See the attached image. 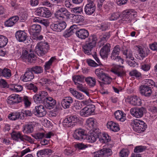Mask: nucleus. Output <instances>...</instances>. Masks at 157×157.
Masks as SVG:
<instances>
[{"instance_id":"obj_1","label":"nucleus","mask_w":157,"mask_h":157,"mask_svg":"<svg viewBox=\"0 0 157 157\" xmlns=\"http://www.w3.org/2000/svg\"><path fill=\"white\" fill-rule=\"evenodd\" d=\"M75 34L77 37L81 40H85L87 38L84 44L82 45L83 52L88 55L92 54V51L96 45L98 40L96 35L93 34L89 36L88 30L83 29H76Z\"/></svg>"},{"instance_id":"obj_2","label":"nucleus","mask_w":157,"mask_h":157,"mask_svg":"<svg viewBox=\"0 0 157 157\" xmlns=\"http://www.w3.org/2000/svg\"><path fill=\"white\" fill-rule=\"evenodd\" d=\"M95 73L98 78L102 81V82L98 81L100 86L101 87H103L105 84H110L112 81V78L107 74L104 73L100 69H96Z\"/></svg>"},{"instance_id":"obj_3","label":"nucleus","mask_w":157,"mask_h":157,"mask_svg":"<svg viewBox=\"0 0 157 157\" xmlns=\"http://www.w3.org/2000/svg\"><path fill=\"white\" fill-rule=\"evenodd\" d=\"M131 125L134 131L138 133L144 132L147 128L144 122L139 120H132Z\"/></svg>"},{"instance_id":"obj_4","label":"nucleus","mask_w":157,"mask_h":157,"mask_svg":"<svg viewBox=\"0 0 157 157\" xmlns=\"http://www.w3.org/2000/svg\"><path fill=\"white\" fill-rule=\"evenodd\" d=\"M71 14L65 7H62L56 10L55 13V17L60 20H64L70 18Z\"/></svg>"},{"instance_id":"obj_5","label":"nucleus","mask_w":157,"mask_h":157,"mask_svg":"<svg viewBox=\"0 0 157 157\" xmlns=\"http://www.w3.org/2000/svg\"><path fill=\"white\" fill-rule=\"evenodd\" d=\"M49 49V45L47 42H41L36 46L35 52L39 56H43L46 53Z\"/></svg>"},{"instance_id":"obj_6","label":"nucleus","mask_w":157,"mask_h":157,"mask_svg":"<svg viewBox=\"0 0 157 157\" xmlns=\"http://www.w3.org/2000/svg\"><path fill=\"white\" fill-rule=\"evenodd\" d=\"M100 133V130L98 128H97L93 131H90V132L88 135H86L85 139L88 142L94 143L99 138Z\"/></svg>"},{"instance_id":"obj_7","label":"nucleus","mask_w":157,"mask_h":157,"mask_svg":"<svg viewBox=\"0 0 157 157\" xmlns=\"http://www.w3.org/2000/svg\"><path fill=\"white\" fill-rule=\"evenodd\" d=\"M136 12L133 10H127L123 12L122 17L127 23H130L132 20V17H136Z\"/></svg>"},{"instance_id":"obj_8","label":"nucleus","mask_w":157,"mask_h":157,"mask_svg":"<svg viewBox=\"0 0 157 157\" xmlns=\"http://www.w3.org/2000/svg\"><path fill=\"white\" fill-rule=\"evenodd\" d=\"M120 52V48L119 46L118 45H116L113 48L111 54L110 58L112 60L123 63V59L119 56Z\"/></svg>"},{"instance_id":"obj_9","label":"nucleus","mask_w":157,"mask_h":157,"mask_svg":"<svg viewBox=\"0 0 157 157\" xmlns=\"http://www.w3.org/2000/svg\"><path fill=\"white\" fill-rule=\"evenodd\" d=\"M35 14L42 17H49L51 15L50 11L45 7H40L36 9Z\"/></svg>"},{"instance_id":"obj_10","label":"nucleus","mask_w":157,"mask_h":157,"mask_svg":"<svg viewBox=\"0 0 157 157\" xmlns=\"http://www.w3.org/2000/svg\"><path fill=\"white\" fill-rule=\"evenodd\" d=\"M48 94L46 91H40L33 95V99L34 101L36 103H44L46 96H47Z\"/></svg>"},{"instance_id":"obj_11","label":"nucleus","mask_w":157,"mask_h":157,"mask_svg":"<svg viewBox=\"0 0 157 157\" xmlns=\"http://www.w3.org/2000/svg\"><path fill=\"white\" fill-rule=\"evenodd\" d=\"M21 57L23 59H27L28 61L30 63L33 62L36 59L33 52L31 51L29 52L26 49H24L22 51Z\"/></svg>"},{"instance_id":"obj_12","label":"nucleus","mask_w":157,"mask_h":157,"mask_svg":"<svg viewBox=\"0 0 157 157\" xmlns=\"http://www.w3.org/2000/svg\"><path fill=\"white\" fill-rule=\"evenodd\" d=\"M95 109V106L91 105L87 106L81 109L79 112L80 115L82 116L87 117L93 113Z\"/></svg>"},{"instance_id":"obj_13","label":"nucleus","mask_w":157,"mask_h":157,"mask_svg":"<svg viewBox=\"0 0 157 157\" xmlns=\"http://www.w3.org/2000/svg\"><path fill=\"white\" fill-rule=\"evenodd\" d=\"M112 154V151L110 149L104 148L94 153V157H108Z\"/></svg>"},{"instance_id":"obj_14","label":"nucleus","mask_w":157,"mask_h":157,"mask_svg":"<svg viewBox=\"0 0 157 157\" xmlns=\"http://www.w3.org/2000/svg\"><path fill=\"white\" fill-rule=\"evenodd\" d=\"M95 9V4L93 1L90 0L88 1V3L85 6L84 11L86 14L90 15L94 13Z\"/></svg>"},{"instance_id":"obj_15","label":"nucleus","mask_w":157,"mask_h":157,"mask_svg":"<svg viewBox=\"0 0 157 157\" xmlns=\"http://www.w3.org/2000/svg\"><path fill=\"white\" fill-rule=\"evenodd\" d=\"M124 67L123 66H116L112 68L111 71L117 76L121 77L126 74Z\"/></svg>"},{"instance_id":"obj_16","label":"nucleus","mask_w":157,"mask_h":157,"mask_svg":"<svg viewBox=\"0 0 157 157\" xmlns=\"http://www.w3.org/2000/svg\"><path fill=\"white\" fill-rule=\"evenodd\" d=\"M145 109L142 107L140 108H133L130 110L131 114L134 117L137 118H140L142 117Z\"/></svg>"},{"instance_id":"obj_17","label":"nucleus","mask_w":157,"mask_h":157,"mask_svg":"<svg viewBox=\"0 0 157 157\" xmlns=\"http://www.w3.org/2000/svg\"><path fill=\"white\" fill-rule=\"evenodd\" d=\"M126 100L127 102L134 106H140L141 104L140 99L136 95L128 96Z\"/></svg>"},{"instance_id":"obj_18","label":"nucleus","mask_w":157,"mask_h":157,"mask_svg":"<svg viewBox=\"0 0 157 157\" xmlns=\"http://www.w3.org/2000/svg\"><path fill=\"white\" fill-rule=\"evenodd\" d=\"M66 26V24L64 21L56 24L52 23L50 25V27L52 30L57 32H61L64 29Z\"/></svg>"},{"instance_id":"obj_19","label":"nucleus","mask_w":157,"mask_h":157,"mask_svg":"<svg viewBox=\"0 0 157 157\" xmlns=\"http://www.w3.org/2000/svg\"><path fill=\"white\" fill-rule=\"evenodd\" d=\"M33 112L35 115L40 117L44 116L46 113L44 106L42 105L36 106Z\"/></svg>"},{"instance_id":"obj_20","label":"nucleus","mask_w":157,"mask_h":157,"mask_svg":"<svg viewBox=\"0 0 157 157\" xmlns=\"http://www.w3.org/2000/svg\"><path fill=\"white\" fill-rule=\"evenodd\" d=\"M110 44L109 43H107L101 48L100 54L102 58H107L110 51Z\"/></svg>"},{"instance_id":"obj_21","label":"nucleus","mask_w":157,"mask_h":157,"mask_svg":"<svg viewBox=\"0 0 157 157\" xmlns=\"http://www.w3.org/2000/svg\"><path fill=\"white\" fill-rule=\"evenodd\" d=\"M140 89V93L145 97H150L152 93L151 87L146 85L141 86Z\"/></svg>"},{"instance_id":"obj_22","label":"nucleus","mask_w":157,"mask_h":157,"mask_svg":"<svg viewBox=\"0 0 157 157\" xmlns=\"http://www.w3.org/2000/svg\"><path fill=\"white\" fill-rule=\"evenodd\" d=\"M43 103L46 108L50 109L54 107L56 104V101L52 98H48L46 96V98L45 99Z\"/></svg>"},{"instance_id":"obj_23","label":"nucleus","mask_w":157,"mask_h":157,"mask_svg":"<svg viewBox=\"0 0 157 157\" xmlns=\"http://www.w3.org/2000/svg\"><path fill=\"white\" fill-rule=\"evenodd\" d=\"M21 97L16 94H12L8 97L7 102L10 105L17 104L21 102Z\"/></svg>"},{"instance_id":"obj_24","label":"nucleus","mask_w":157,"mask_h":157,"mask_svg":"<svg viewBox=\"0 0 157 157\" xmlns=\"http://www.w3.org/2000/svg\"><path fill=\"white\" fill-rule=\"evenodd\" d=\"M86 135L84 130L82 129H78L75 130L73 137L75 139L81 140L85 139Z\"/></svg>"},{"instance_id":"obj_25","label":"nucleus","mask_w":157,"mask_h":157,"mask_svg":"<svg viewBox=\"0 0 157 157\" xmlns=\"http://www.w3.org/2000/svg\"><path fill=\"white\" fill-rule=\"evenodd\" d=\"M15 36L17 40L19 42H24L28 37L27 34L24 31L19 30L16 33Z\"/></svg>"},{"instance_id":"obj_26","label":"nucleus","mask_w":157,"mask_h":157,"mask_svg":"<svg viewBox=\"0 0 157 157\" xmlns=\"http://www.w3.org/2000/svg\"><path fill=\"white\" fill-rule=\"evenodd\" d=\"M73 102L72 98L71 97L67 96L63 97L61 101V104L63 108L66 109L70 107Z\"/></svg>"},{"instance_id":"obj_27","label":"nucleus","mask_w":157,"mask_h":157,"mask_svg":"<svg viewBox=\"0 0 157 157\" xmlns=\"http://www.w3.org/2000/svg\"><path fill=\"white\" fill-rule=\"evenodd\" d=\"M19 18L17 16H12L5 21L4 25L7 27H12L18 21Z\"/></svg>"},{"instance_id":"obj_28","label":"nucleus","mask_w":157,"mask_h":157,"mask_svg":"<svg viewBox=\"0 0 157 157\" xmlns=\"http://www.w3.org/2000/svg\"><path fill=\"white\" fill-rule=\"evenodd\" d=\"M34 78V75L32 71L28 68L22 77V80L24 82H27L30 81Z\"/></svg>"},{"instance_id":"obj_29","label":"nucleus","mask_w":157,"mask_h":157,"mask_svg":"<svg viewBox=\"0 0 157 157\" xmlns=\"http://www.w3.org/2000/svg\"><path fill=\"white\" fill-rule=\"evenodd\" d=\"M41 27L37 24H34L31 25L29 30V32L31 35L36 36L40 32Z\"/></svg>"},{"instance_id":"obj_30","label":"nucleus","mask_w":157,"mask_h":157,"mask_svg":"<svg viewBox=\"0 0 157 157\" xmlns=\"http://www.w3.org/2000/svg\"><path fill=\"white\" fill-rule=\"evenodd\" d=\"M34 125L32 123H29L24 125L23 126L22 131L25 134L32 133L33 131Z\"/></svg>"},{"instance_id":"obj_31","label":"nucleus","mask_w":157,"mask_h":157,"mask_svg":"<svg viewBox=\"0 0 157 157\" xmlns=\"http://www.w3.org/2000/svg\"><path fill=\"white\" fill-rule=\"evenodd\" d=\"M106 126L108 128L114 132H117L120 129L118 124L112 121H108Z\"/></svg>"},{"instance_id":"obj_32","label":"nucleus","mask_w":157,"mask_h":157,"mask_svg":"<svg viewBox=\"0 0 157 157\" xmlns=\"http://www.w3.org/2000/svg\"><path fill=\"white\" fill-rule=\"evenodd\" d=\"M94 120V118H90L88 119L86 121V127L88 129L90 130V131H93L94 129L98 128L97 127H95Z\"/></svg>"},{"instance_id":"obj_33","label":"nucleus","mask_w":157,"mask_h":157,"mask_svg":"<svg viewBox=\"0 0 157 157\" xmlns=\"http://www.w3.org/2000/svg\"><path fill=\"white\" fill-rule=\"evenodd\" d=\"M115 116L116 118L121 121L123 122L126 119V114L120 110L115 112Z\"/></svg>"},{"instance_id":"obj_34","label":"nucleus","mask_w":157,"mask_h":157,"mask_svg":"<svg viewBox=\"0 0 157 157\" xmlns=\"http://www.w3.org/2000/svg\"><path fill=\"white\" fill-rule=\"evenodd\" d=\"M78 28V25H73L71 26L69 29L66 30L64 33V36L66 37L70 36L74 33H75L76 29Z\"/></svg>"},{"instance_id":"obj_35","label":"nucleus","mask_w":157,"mask_h":157,"mask_svg":"<svg viewBox=\"0 0 157 157\" xmlns=\"http://www.w3.org/2000/svg\"><path fill=\"white\" fill-rule=\"evenodd\" d=\"M69 90L72 95L76 99L81 100L84 98V95L82 93L76 91L73 88H70Z\"/></svg>"},{"instance_id":"obj_36","label":"nucleus","mask_w":157,"mask_h":157,"mask_svg":"<svg viewBox=\"0 0 157 157\" xmlns=\"http://www.w3.org/2000/svg\"><path fill=\"white\" fill-rule=\"evenodd\" d=\"M11 135L13 140L18 141L20 140L22 141L23 135L20 132L13 131L11 133Z\"/></svg>"},{"instance_id":"obj_37","label":"nucleus","mask_w":157,"mask_h":157,"mask_svg":"<svg viewBox=\"0 0 157 157\" xmlns=\"http://www.w3.org/2000/svg\"><path fill=\"white\" fill-rule=\"evenodd\" d=\"M138 48V52L139 56L138 59H139L140 60H142L144 58L147 56L148 54L147 52L144 50L140 46H139Z\"/></svg>"},{"instance_id":"obj_38","label":"nucleus","mask_w":157,"mask_h":157,"mask_svg":"<svg viewBox=\"0 0 157 157\" xmlns=\"http://www.w3.org/2000/svg\"><path fill=\"white\" fill-rule=\"evenodd\" d=\"M8 118L12 121H15L19 119H21V117L20 112H13L10 114L8 116Z\"/></svg>"},{"instance_id":"obj_39","label":"nucleus","mask_w":157,"mask_h":157,"mask_svg":"<svg viewBox=\"0 0 157 157\" xmlns=\"http://www.w3.org/2000/svg\"><path fill=\"white\" fill-rule=\"evenodd\" d=\"M67 117L73 127H74L78 123H79L80 121L79 118L76 115L67 116Z\"/></svg>"},{"instance_id":"obj_40","label":"nucleus","mask_w":157,"mask_h":157,"mask_svg":"<svg viewBox=\"0 0 157 157\" xmlns=\"http://www.w3.org/2000/svg\"><path fill=\"white\" fill-rule=\"evenodd\" d=\"M52 152V151L50 149H44L38 151L37 153V155L38 157H41L42 155H50Z\"/></svg>"},{"instance_id":"obj_41","label":"nucleus","mask_w":157,"mask_h":157,"mask_svg":"<svg viewBox=\"0 0 157 157\" xmlns=\"http://www.w3.org/2000/svg\"><path fill=\"white\" fill-rule=\"evenodd\" d=\"M85 81L88 85L90 87H93L96 85V81L95 78L94 77H87L85 78Z\"/></svg>"},{"instance_id":"obj_42","label":"nucleus","mask_w":157,"mask_h":157,"mask_svg":"<svg viewBox=\"0 0 157 157\" xmlns=\"http://www.w3.org/2000/svg\"><path fill=\"white\" fill-rule=\"evenodd\" d=\"M29 68V69L32 72H34L36 74H40L42 73L43 71L42 67L40 66H34Z\"/></svg>"},{"instance_id":"obj_43","label":"nucleus","mask_w":157,"mask_h":157,"mask_svg":"<svg viewBox=\"0 0 157 157\" xmlns=\"http://www.w3.org/2000/svg\"><path fill=\"white\" fill-rule=\"evenodd\" d=\"M20 99L21 102H23L25 107H28L30 106L31 103L30 99L28 97L25 96L23 97H21Z\"/></svg>"},{"instance_id":"obj_44","label":"nucleus","mask_w":157,"mask_h":157,"mask_svg":"<svg viewBox=\"0 0 157 157\" xmlns=\"http://www.w3.org/2000/svg\"><path fill=\"white\" fill-rule=\"evenodd\" d=\"M123 54L125 56V58L127 60L130 59L131 60H134V58L133 56L131 51L129 50L125 49L123 51Z\"/></svg>"},{"instance_id":"obj_45","label":"nucleus","mask_w":157,"mask_h":157,"mask_svg":"<svg viewBox=\"0 0 157 157\" xmlns=\"http://www.w3.org/2000/svg\"><path fill=\"white\" fill-rule=\"evenodd\" d=\"M85 77L82 75H75L73 77V80L75 85L79 84L78 82H83Z\"/></svg>"},{"instance_id":"obj_46","label":"nucleus","mask_w":157,"mask_h":157,"mask_svg":"<svg viewBox=\"0 0 157 157\" xmlns=\"http://www.w3.org/2000/svg\"><path fill=\"white\" fill-rule=\"evenodd\" d=\"M8 39L5 36L0 35V48L4 47L7 44Z\"/></svg>"},{"instance_id":"obj_47","label":"nucleus","mask_w":157,"mask_h":157,"mask_svg":"<svg viewBox=\"0 0 157 157\" xmlns=\"http://www.w3.org/2000/svg\"><path fill=\"white\" fill-rule=\"evenodd\" d=\"M55 59V58L54 57H52L48 61L45 62L44 65L45 70H49L51 68L52 62Z\"/></svg>"},{"instance_id":"obj_48","label":"nucleus","mask_w":157,"mask_h":157,"mask_svg":"<svg viewBox=\"0 0 157 157\" xmlns=\"http://www.w3.org/2000/svg\"><path fill=\"white\" fill-rule=\"evenodd\" d=\"M129 75L131 76H135L136 78H140L141 77V73L136 69L131 71L129 73Z\"/></svg>"},{"instance_id":"obj_49","label":"nucleus","mask_w":157,"mask_h":157,"mask_svg":"<svg viewBox=\"0 0 157 157\" xmlns=\"http://www.w3.org/2000/svg\"><path fill=\"white\" fill-rule=\"evenodd\" d=\"M2 76L7 78H10L11 76V71L7 68H5L2 69Z\"/></svg>"},{"instance_id":"obj_50","label":"nucleus","mask_w":157,"mask_h":157,"mask_svg":"<svg viewBox=\"0 0 157 157\" xmlns=\"http://www.w3.org/2000/svg\"><path fill=\"white\" fill-rule=\"evenodd\" d=\"M82 9L81 7H76L71 8V12L75 14H80L82 12Z\"/></svg>"},{"instance_id":"obj_51","label":"nucleus","mask_w":157,"mask_h":157,"mask_svg":"<svg viewBox=\"0 0 157 157\" xmlns=\"http://www.w3.org/2000/svg\"><path fill=\"white\" fill-rule=\"evenodd\" d=\"M62 125L64 127H73L67 117L62 122Z\"/></svg>"},{"instance_id":"obj_52","label":"nucleus","mask_w":157,"mask_h":157,"mask_svg":"<svg viewBox=\"0 0 157 157\" xmlns=\"http://www.w3.org/2000/svg\"><path fill=\"white\" fill-rule=\"evenodd\" d=\"M25 140L28 141L31 144H34L35 140L34 139L32 138L30 136L26 135H23L21 141H24Z\"/></svg>"},{"instance_id":"obj_53","label":"nucleus","mask_w":157,"mask_h":157,"mask_svg":"<svg viewBox=\"0 0 157 157\" xmlns=\"http://www.w3.org/2000/svg\"><path fill=\"white\" fill-rule=\"evenodd\" d=\"M76 85H77V87L79 90L84 92L87 95H89V93L85 87H83L82 84H78Z\"/></svg>"},{"instance_id":"obj_54","label":"nucleus","mask_w":157,"mask_h":157,"mask_svg":"<svg viewBox=\"0 0 157 157\" xmlns=\"http://www.w3.org/2000/svg\"><path fill=\"white\" fill-rule=\"evenodd\" d=\"M120 15L118 12L114 13L111 14L109 17L110 21H114L117 20L119 17Z\"/></svg>"},{"instance_id":"obj_55","label":"nucleus","mask_w":157,"mask_h":157,"mask_svg":"<svg viewBox=\"0 0 157 157\" xmlns=\"http://www.w3.org/2000/svg\"><path fill=\"white\" fill-rule=\"evenodd\" d=\"M74 15L73 17L75 18L77 23L82 22L84 20V17L83 16L75 14H74Z\"/></svg>"},{"instance_id":"obj_56","label":"nucleus","mask_w":157,"mask_h":157,"mask_svg":"<svg viewBox=\"0 0 157 157\" xmlns=\"http://www.w3.org/2000/svg\"><path fill=\"white\" fill-rule=\"evenodd\" d=\"M129 152L127 149H123L119 153V155L121 157H127Z\"/></svg>"},{"instance_id":"obj_57","label":"nucleus","mask_w":157,"mask_h":157,"mask_svg":"<svg viewBox=\"0 0 157 157\" xmlns=\"http://www.w3.org/2000/svg\"><path fill=\"white\" fill-rule=\"evenodd\" d=\"M146 149V147L142 146H136L134 149V151L135 153H139L143 152Z\"/></svg>"},{"instance_id":"obj_58","label":"nucleus","mask_w":157,"mask_h":157,"mask_svg":"<svg viewBox=\"0 0 157 157\" xmlns=\"http://www.w3.org/2000/svg\"><path fill=\"white\" fill-rule=\"evenodd\" d=\"M32 136L36 140L40 139L44 137L45 134L43 133L39 132L32 135Z\"/></svg>"},{"instance_id":"obj_59","label":"nucleus","mask_w":157,"mask_h":157,"mask_svg":"<svg viewBox=\"0 0 157 157\" xmlns=\"http://www.w3.org/2000/svg\"><path fill=\"white\" fill-rule=\"evenodd\" d=\"M102 139L105 143H107L110 141L111 138L107 134L103 133Z\"/></svg>"},{"instance_id":"obj_60","label":"nucleus","mask_w":157,"mask_h":157,"mask_svg":"<svg viewBox=\"0 0 157 157\" xmlns=\"http://www.w3.org/2000/svg\"><path fill=\"white\" fill-rule=\"evenodd\" d=\"M27 87L28 89L33 90L34 92H36L38 90L37 87L36 85L33 83L29 84Z\"/></svg>"},{"instance_id":"obj_61","label":"nucleus","mask_w":157,"mask_h":157,"mask_svg":"<svg viewBox=\"0 0 157 157\" xmlns=\"http://www.w3.org/2000/svg\"><path fill=\"white\" fill-rule=\"evenodd\" d=\"M86 62L89 66L93 67H96L98 66V64L92 59H87Z\"/></svg>"},{"instance_id":"obj_62","label":"nucleus","mask_w":157,"mask_h":157,"mask_svg":"<svg viewBox=\"0 0 157 157\" xmlns=\"http://www.w3.org/2000/svg\"><path fill=\"white\" fill-rule=\"evenodd\" d=\"M110 37L109 33H106L103 34L101 38V41H106Z\"/></svg>"},{"instance_id":"obj_63","label":"nucleus","mask_w":157,"mask_h":157,"mask_svg":"<svg viewBox=\"0 0 157 157\" xmlns=\"http://www.w3.org/2000/svg\"><path fill=\"white\" fill-rule=\"evenodd\" d=\"M23 88L22 86L15 85L14 86V88L13 89V90L17 92H20L22 90Z\"/></svg>"},{"instance_id":"obj_64","label":"nucleus","mask_w":157,"mask_h":157,"mask_svg":"<svg viewBox=\"0 0 157 157\" xmlns=\"http://www.w3.org/2000/svg\"><path fill=\"white\" fill-rule=\"evenodd\" d=\"M21 113L23 114V116L25 117L31 116L33 114L32 112L29 110H23Z\"/></svg>"}]
</instances>
